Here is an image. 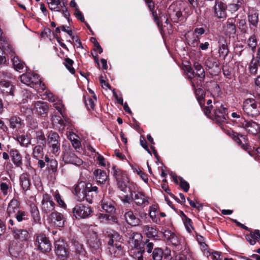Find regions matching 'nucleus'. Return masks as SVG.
Returning <instances> with one entry per match:
<instances>
[{"label": "nucleus", "mask_w": 260, "mask_h": 260, "mask_svg": "<svg viewBox=\"0 0 260 260\" xmlns=\"http://www.w3.org/2000/svg\"><path fill=\"white\" fill-rule=\"evenodd\" d=\"M105 236L109 239L107 249L109 253L114 257H119L123 255L121 237L117 232L113 230L106 232Z\"/></svg>", "instance_id": "nucleus-1"}, {"label": "nucleus", "mask_w": 260, "mask_h": 260, "mask_svg": "<svg viewBox=\"0 0 260 260\" xmlns=\"http://www.w3.org/2000/svg\"><path fill=\"white\" fill-rule=\"evenodd\" d=\"M242 109L249 117H256L260 115V102L254 98H247L243 102Z\"/></svg>", "instance_id": "nucleus-2"}, {"label": "nucleus", "mask_w": 260, "mask_h": 260, "mask_svg": "<svg viewBox=\"0 0 260 260\" xmlns=\"http://www.w3.org/2000/svg\"><path fill=\"white\" fill-rule=\"evenodd\" d=\"M20 78L22 83L37 90H44L46 88L45 84L42 82L38 74L27 73L22 74Z\"/></svg>", "instance_id": "nucleus-3"}, {"label": "nucleus", "mask_w": 260, "mask_h": 260, "mask_svg": "<svg viewBox=\"0 0 260 260\" xmlns=\"http://www.w3.org/2000/svg\"><path fill=\"white\" fill-rule=\"evenodd\" d=\"M224 133L232 139L243 150L248 151L249 146L248 139L246 135L234 132L231 128L222 127Z\"/></svg>", "instance_id": "nucleus-4"}, {"label": "nucleus", "mask_w": 260, "mask_h": 260, "mask_svg": "<svg viewBox=\"0 0 260 260\" xmlns=\"http://www.w3.org/2000/svg\"><path fill=\"white\" fill-rule=\"evenodd\" d=\"M63 161L67 164H72L76 166H80L83 164V160L74 152L73 149L69 146L63 149L62 155Z\"/></svg>", "instance_id": "nucleus-5"}, {"label": "nucleus", "mask_w": 260, "mask_h": 260, "mask_svg": "<svg viewBox=\"0 0 260 260\" xmlns=\"http://www.w3.org/2000/svg\"><path fill=\"white\" fill-rule=\"evenodd\" d=\"M113 175L117 181L118 187L122 191H125L129 182V179L126 173L116 166L112 167Z\"/></svg>", "instance_id": "nucleus-6"}, {"label": "nucleus", "mask_w": 260, "mask_h": 260, "mask_svg": "<svg viewBox=\"0 0 260 260\" xmlns=\"http://www.w3.org/2000/svg\"><path fill=\"white\" fill-rule=\"evenodd\" d=\"M87 244L92 254L99 255L102 251V243L95 232L87 237Z\"/></svg>", "instance_id": "nucleus-7"}, {"label": "nucleus", "mask_w": 260, "mask_h": 260, "mask_svg": "<svg viewBox=\"0 0 260 260\" xmlns=\"http://www.w3.org/2000/svg\"><path fill=\"white\" fill-rule=\"evenodd\" d=\"M59 136L56 133H50L47 137V144L50 151L55 155H58L60 151Z\"/></svg>", "instance_id": "nucleus-8"}, {"label": "nucleus", "mask_w": 260, "mask_h": 260, "mask_svg": "<svg viewBox=\"0 0 260 260\" xmlns=\"http://www.w3.org/2000/svg\"><path fill=\"white\" fill-rule=\"evenodd\" d=\"M35 244L38 249L42 252H49L51 249L50 242L44 234H40L36 236Z\"/></svg>", "instance_id": "nucleus-9"}, {"label": "nucleus", "mask_w": 260, "mask_h": 260, "mask_svg": "<svg viewBox=\"0 0 260 260\" xmlns=\"http://www.w3.org/2000/svg\"><path fill=\"white\" fill-rule=\"evenodd\" d=\"M55 251L58 257L61 260H66L69 255L67 244L63 240L56 241L54 243Z\"/></svg>", "instance_id": "nucleus-10"}, {"label": "nucleus", "mask_w": 260, "mask_h": 260, "mask_svg": "<svg viewBox=\"0 0 260 260\" xmlns=\"http://www.w3.org/2000/svg\"><path fill=\"white\" fill-rule=\"evenodd\" d=\"M92 210L90 207L83 204L76 205L73 210L74 216L76 218H86L91 213Z\"/></svg>", "instance_id": "nucleus-11"}, {"label": "nucleus", "mask_w": 260, "mask_h": 260, "mask_svg": "<svg viewBox=\"0 0 260 260\" xmlns=\"http://www.w3.org/2000/svg\"><path fill=\"white\" fill-rule=\"evenodd\" d=\"M55 208V204L52 201L51 197L45 193L43 195V198L41 202V210L42 213L48 214L53 212Z\"/></svg>", "instance_id": "nucleus-12"}, {"label": "nucleus", "mask_w": 260, "mask_h": 260, "mask_svg": "<svg viewBox=\"0 0 260 260\" xmlns=\"http://www.w3.org/2000/svg\"><path fill=\"white\" fill-rule=\"evenodd\" d=\"M236 23L237 20L236 18H229L228 19L223 27L224 33L226 36L230 38L232 37H234L236 34Z\"/></svg>", "instance_id": "nucleus-13"}, {"label": "nucleus", "mask_w": 260, "mask_h": 260, "mask_svg": "<svg viewBox=\"0 0 260 260\" xmlns=\"http://www.w3.org/2000/svg\"><path fill=\"white\" fill-rule=\"evenodd\" d=\"M87 188V183L83 181H80L75 185L74 194L78 201H83Z\"/></svg>", "instance_id": "nucleus-14"}, {"label": "nucleus", "mask_w": 260, "mask_h": 260, "mask_svg": "<svg viewBox=\"0 0 260 260\" xmlns=\"http://www.w3.org/2000/svg\"><path fill=\"white\" fill-rule=\"evenodd\" d=\"M241 127L243 128L248 134L256 135L260 132V125L252 120H246Z\"/></svg>", "instance_id": "nucleus-15"}, {"label": "nucleus", "mask_w": 260, "mask_h": 260, "mask_svg": "<svg viewBox=\"0 0 260 260\" xmlns=\"http://www.w3.org/2000/svg\"><path fill=\"white\" fill-rule=\"evenodd\" d=\"M133 201L137 206L144 207L149 204L148 197L140 191H133Z\"/></svg>", "instance_id": "nucleus-16"}, {"label": "nucleus", "mask_w": 260, "mask_h": 260, "mask_svg": "<svg viewBox=\"0 0 260 260\" xmlns=\"http://www.w3.org/2000/svg\"><path fill=\"white\" fill-rule=\"evenodd\" d=\"M47 103L43 101H37L33 104L32 110L38 115L44 116L48 111Z\"/></svg>", "instance_id": "nucleus-17"}, {"label": "nucleus", "mask_w": 260, "mask_h": 260, "mask_svg": "<svg viewBox=\"0 0 260 260\" xmlns=\"http://www.w3.org/2000/svg\"><path fill=\"white\" fill-rule=\"evenodd\" d=\"M218 45V53L220 57L224 59L229 53L228 43L225 38L222 36H219L217 39Z\"/></svg>", "instance_id": "nucleus-18"}, {"label": "nucleus", "mask_w": 260, "mask_h": 260, "mask_svg": "<svg viewBox=\"0 0 260 260\" xmlns=\"http://www.w3.org/2000/svg\"><path fill=\"white\" fill-rule=\"evenodd\" d=\"M124 217L126 223L132 226H138L142 224L141 220L136 216L132 210L126 211L124 214Z\"/></svg>", "instance_id": "nucleus-19"}, {"label": "nucleus", "mask_w": 260, "mask_h": 260, "mask_svg": "<svg viewBox=\"0 0 260 260\" xmlns=\"http://www.w3.org/2000/svg\"><path fill=\"white\" fill-rule=\"evenodd\" d=\"M214 13L218 18H224L226 16V5L221 1H216L214 7Z\"/></svg>", "instance_id": "nucleus-20"}, {"label": "nucleus", "mask_w": 260, "mask_h": 260, "mask_svg": "<svg viewBox=\"0 0 260 260\" xmlns=\"http://www.w3.org/2000/svg\"><path fill=\"white\" fill-rule=\"evenodd\" d=\"M93 174L98 184L104 185L107 182L108 183V175L105 171L97 169L93 171Z\"/></svg>", "instance_id": "nucleus-21"}, {"label": "nucleus", "mask_w": 260, "mask_h": 260, "mask_svg": "<svg viewBox=\"0 0 260 260\" xmlns=\"http://www.w3.org/2000/svg\"><path fill=\"white\" fill-rule=\"evenodd\" d=\"M85 199L89 204H92L93 199L99 192L98 187L96 186H92L91 183H87V188L86 191Z\"/></svg>", "instance_id": "nucleus-22"}, {"label": "nucleus", "mask_w": 260, "mask_h": 260, "mask_svg": "<svg viewBox=\"0 0 260 260\" xmlns=\"http://www.w3.org/2000/svg\"><path fill=\"white\" fill-rule=\"evenodd\" d=\"M0 43L3 49L11 54L12 56L14 54V50L12 46L9 42L8 39L3 34L2 30L0 28Z\"/></svg>", "instance_id": "nucleus-23"}, {"label": "nucleus", "mask_w": 260, "mask_h": 260, "mask_svg": "<svg viewBox=\"0 0 260 260\" xmlns=\"http://www.w3.org/2000/svg\"><path fill=\"white\" fill-rule=\"evenodd\" d=\"M22 248L19 243L16 241H12L9 246V252L11 255L14 257H19L22 255Z\"/></svg>", "instance_id": "nucleus-24"}, {"label": "nucleus", "mask_w": 260, "mask_h": 260, "mask_svg": "<svg viewBox=\"0 0 260 260\" xmlns=\"http://www.w3.org/2000/svg\"><path fill=\"white\" fill-rule=\"evenodd\" d=\"M227 109L222 105L216 106L214 110V115L216 120L219 122H224L226 119Z\"/></svg>", "instance_id": "nucleus-25"}, {"label": "nucleus", "mask_w": 260, "mask_h": 260, "mask_svg": "<svg viewBox=\"0 0 260 260\" xmlns=\"http://www.w3.org/2000/svg\"><path fill=\"white\" fill-rule=\"evenodd\" d=\"M50 220L54 225L57 227H63L64 225L65 219L60 213L52 212L50 214Z\"/></svg>", "instance_id": "nucleus-26"}, {"label": "nucleus", "mask_w": 260, "mask_h": 260, "mask_svg": "<svg viewBox=\"0 0 260 260\" xmlns=\"http://www.w3.org/2000/svg\"><path fill=\"white\" fill-rule=\"evenodd\" d=\"M12 232L14 237L21 241H27L29 238V233L26 230L13 228Z\"/></svg>", "instance_id": "nucleus-27"}, {"label": "nucleus", "mask_w": 260, "mask_h": 260, "mask_svg": "<svg viewBox=\"0 0 260 260\" xmlns=\"http://www.w3.org/2000/svg\"><path fill=\"white\" fill-rule=\"evenodd\" d=\"M0 91L3 93L13 95L14 86L9 81L2 80L0 81Z\"/></svg>", "instance_id": "nucleus-28"}, {"label": "nucleus", "mask_w": 260, "mask_h": 260, "mask_svg": "<svg viewBox=\"0 0 260 260\" xmlns=\"http://www.w3.org/2000/svg\"><path fill=\"white\" fill-rule=\"evenodd\" d=\"M19 210V202L15 199L12 200L7 208V213L9 216L14 217Z\"/></svg>", "instance_id": "nucleus-29"}, {"label": "nucleus", "mask_w": 260, "mask_h": 260, "mask_svg": "<svg viewBox=\"0 0 260 260\" xmlns=\"http://www.w3.org/2000/svg\"><path fill=\"white\" fill-rule=\"evenodd\" d=\"M12 161L17 167H21L22 165V156L18 150L14 149L10 151Z\"/></svg>", "instance_id": "nucleus-30"}, {"label": "nucleus", "mask_w": 260, "mask_h": 260, "mask_svg": "<svg viewBox=\"0 0 260 260\" xmlns=\"http://www.w3.org/2000/svg\"><path fill=\"white\" fill-rule=\"evenodd\" d=\"M48 5L49 9L54 12H60L62 8L63 4L60 0H46Z\"/></svg>", "instance_id": "nucleus-31"}, {"label": "nucleus", "mask_w": 260, "mask_h": 260, "mask_svg": "<svg viewBox=\"0 0 260 260\" xmlns=\"http://www.w3.org/2000/svg\"><path fill=\"white\" fill-rule=\"evenodd\" d=\"M115 203L109 200H103L101 202L102 209L106 212L112 213L115 211Z\"/></svg>", "instance_id": "nucleus-32"}, {"label": "nucleus", "mask_w": 260, "mask_h": 260, "mask_svg": "<svg viewBox=\"0 0 260 260\" xmlns=\"http://www.w3.org/2000/svg\"><path fill=\"white\" fill-rule=\"evenodd\" d=\"M9 121L10 127L12 129H20L24 125L23 120L17 116H12Z\"/></svg>", "instance_id": "nucleus-33"}, {"label": "nucleus", "mask_w": 260, "mask_h": 260, "mask_svg": "<svg viewBox=\"0 0 260 260\" xmlns=\"http://www.w3.org/2000/svg\"><path fill=\"white\" fill-rule=\"evenodd\" d=\"M20 185L24 191H27L29 189L30 181L29 176L27 173H22L19 178Z\"/></svg>", "instance_id": "nucleus-34"}, {"label": "nucleus", "mask_w": 260, "mask_h": 260, "mask_svg": "<svg viewBox=\"0 0 260 260\" xmlns=\"http://www.w3.org/2000/svg\"><path fill=\"white\" fill-rule=\"evenodd\" d=\"M142 232L149 238H154L157 236L158 232L157 230L150 225H143L142 227Z\"/></svg>", "instance_id": "nucleus-35"}, {"label": "nucleus", "mask_w": 260, "mask_h": 260, "mask_svg": "<svg viewBox=\"0 0 260 260\" xmlns=\"http://www.w3.org/2000/svg\"><path fill=\"white\" fill-rule=\"evenodd\" d=\"M187 80L189 81L192 89H195L202 86L205 79L199 78L196 76L194 74V75L189 77Z\"/></svg>", "instance_id": "nucleus-36"}, {"label": "nucleus", "mask_w": 260, "mask_h": 260, "mask_svg": "<svg viewBox=\"0 0 260 260\" xmlns=\"http://www.w3.org/2000/svg\"><path fill=\"white\" fill-rule=\"evenodd\" d=\"M129 239L134 248H140L141 242L142 239L141 234L138 233L133 232L131 234Z\"/></svg>", "instance_id": "nucleus-37"}, {"label": "nucleus", "mask_w": 260, "mask_h": 260, "mask_svg": "<svg viewBox=\"0 0 260 260\" xmlns=\"http://www.w3.org/2000/svg\"><path fill=\"white\" fill-rule=\"evenodd\" d=\"M193 89L200 106L202 107L204 105L205 92L200 87H197Z\"/></svg>", "instance_id": "nucleus-38"}, {"label": "nucleus", "mask_w": 260, "mask_h": 260, "mask_svg": "<svg viewBox=\"0 0 260 260\" xmlns=\"http://www.w3.org/2000/svg\"><path fill=\"white\" fill-rule=\"evenodd\" d=\"M205 64L206 68L209 70L219 68L218 60L217 58L213 56L208 57L206 60Z\"/></svg>", "instance_id": "nucleus-39"}, {"label": "nucleus", "mask_w": 260, "mask_h": 260, "mask_svg": "<svg viewBox=\"0 0 260 260\" xmlns=\"http://www.w3.org/2000/svg\"><path fill=\"white\" fill-rule=\"evenodd\" d=\"M34 139H36L37 145L46 146V140L42 131L39 130L36 131Z\"/></svg>", "instance_id": "nucleus-40"}, {"label": "nucleus", "mask_w": 260, "mask_h": 260, "mask_svg": "<svg viewBox=\"0 0 260 260\" xmlns=\"http://www.w3.org/2000/svg\"><path fill=\"white\" fill-rule=\"evenodd\" d=\"M68 138L71 141L73 147L77 149L81 146V143L78 139V137L73 132H70L67 136Z\"/></svg>", "instance_id": "nucleus-41"}, {"label": "nucleus", "mask_w": 260, "mask_h": 260, "mask_svg": "<svg viewBox=\"0 0 260 260\" xmlns=\"http://www.w3.org/2000/svg\"><path fill=\"white\" fill-rule=\"evenodd\" d=\"M258 21V14L254 11H251L248 14V21L250 25H252L254 27H256Z\"/></svg>", "instance_id": "nucleus-42"}, {"label": "nucleus", "mask_w": 260, "mask_h": 260, "mask_svg": "<svg viewBox=\"0 0 260 260\" xmlns=\"http://www.w3.org/2000/svg\"><path fill=\"white\" fill-rule=\"evenodd\" d=\"M73 245L76 254L81 256H85L86 252L82 244L79 243L78 241L75 240L73 242Z\"/></svg>", "instance_id": "nucleus-43"}, {"label": "nucleus", "mask_w": 260, "mask_h": 260, "mask_svg": "<svg viewBox=\"0 0 260 260\" xmlns=\"http://www.w3.org/2000/svg\"><path fill=\"white\" fill-rule=\"evenodd\" d=\"M151 253V258L152 260H161L164 255L163 250L158 247L154 248Z\"/></svg>", "instance_id": "nucleus-44"}, {"label": "nucleus", "mask_w": 260, "mask_h": 260, "mask_svg": "<svg viewBox=\"0 0 260 260\" xmlns=\"http://www.w3.org/2000/svg\"><path fill=\"white\" fill-rule=\"evenodd\" d=\"M144 250L140 248H134L131 250V255L136 260H144L143 254Z\"/></svg>", "instance_id": "nucleus-45"}, {"label": "nucleus", "mask_w": 260, "mask_h": 260, "mask_svg": "<svg viewBox=\"0 0 260 260\" xmlns=\"http://www.w3.org/2000/svg\"><path fill=\"white\" fill-rule=\"evenodd\" d=\"M231 116L234 119L233 121L238 124L239 126L241 127L242 125H243V123L245 122L246 119L245 118L242 116L241 113L233 112L231 114Z\"/></svg>", "instance_id": "nucleus-46"}, {"label": "nucleus", "mask_w": 260, "mask_h": 260, "mask_svg": "<svg viewBox=\"0 0 260 260\" xmlns=\"http://www.w3.org/2000/svg\"><path fill=\"white\" fill-rule=\"evenodd\" d=\"M17 140L21 146L25 147H27L31 143L30 139L27 136L24 135L18 136Z\"/></svg>", "instance_id": "nucleus-47"}, {"label": "nucleus", "mask_w": 260, "mask_h": 260, "mask_svg": "<svg viewBox=\"0 0 260 260\" xmlns=\"http://www.w3.org/2000/svg\"><path fill=\"white\" fill-rule=\"evenodd\" d=\"M257 59L252 58L249 66V71L251 74L255 75L257 72V69L259 64Z\"/></svg>", "instance_id": "nucleus-48"}, {"label": "nucleus", "mask_w": 260, "mask_h": 260, "mask_svg": "<svg viewBox=\"0 0 260 260\" xmlns=\"http://www.w3.org/2000/svg\"><path fill=\"white\" fill-rule=\"evenodd\" d=\"M30 213L35 222H39L40 220L39 211L37 206L34 204L30 205Z\"/></svg>", "instance_id": "nucleus-49"}, {"label": "nucleus", "mask_w": 260, "mask_h": 260, "mask_svg": "<svg viewBox=\"0 0 260 260\" xmlns=\"http://www.w3.org/2000/svg\"><path fill=\"white\" fill-rule=\"evenodd\" d=\"M45 145H37L33 149V156L36 159H39L43 155V147Z\"/></svg>", "instance_id": "nucleus-50"}, {"label": "nucleus", "mask_w": 260, "mask_h": 260, "mask_svg": "<svg viewBox=\"0 0 260 260\" xmlns=\"http://www.w3.org/2000/svg\"><path fill=\"white\" fill-rule=\"evenodd\" d=\"M154 244L153 242L149 239H147L143 244L144 251H146L148 253H151L154 249Z\"/></svg>", "instance_id": "nucleus-51"}, {"label": "nucleus", "mask_w": 260, "mask_h": 260, "mask_svg": "<svg viewBox=\"0 0 260 260\" xmlns=\"http://www.w3.org/2000/svg\"><path fill=\"white\" fill-rule=\"evenodd\" d=\"M12 62L14 69L17 71L21 70L24 67V62L20 60L17 56H14Z\"/></svg>", "instance_id": "nucleus-52"}, {"label": "nucleus", "mask_w": 260, "mask_h": 260, "mask_svg": "<svg viewBox=\"0 0 260 260\" xmlns=\"http://www.w3.org/2000/svg\"><path fill=\"white\" fill-rule=\"evenodd\" d=\"M46 166L49 171L55 173L57 170L58 162L55 159H51V161L46 164Z\"/></svg>", "instance_id": "nucleus-53"}, {"label": "nucleus", "mask_w": 260, "mask_h": 260, "mask_svg": "<svg viewBox=\"0 0 260 260\" xmlns=\"http://www.w3.org/2000/svg\"><path fill=\"white\" fill-rule=\"evenodd\" d=\"M73 63V60L69 58H66L64 59V66L72 74H74L75 73V70L72 67Z\"/></svg>", "instance_id": "nucleus-54"}, {"label": "nucleus", "mask_w": 260, "mask_h": 260, "mask_svg": "<svg viewBox=\"0 0 260 260\" xmlns=\"http://www.w3.org/2000/svg\"><path fill=\"white\" fill-rule=\"evenodd\" d=\"M14 217L16 218L18 222H21L27 219V215L26 212L21 210H19Z\"/></svg>", "instance_id": "nucleus-55"}, {"label": "nucleus", "mask_w": 260, "mask_h": 260, "mask_svg": "<svg viewBox=\"0 0 260 260\" xmlns=\"http://www.w3.org/2000/svg\"><path fill=\"white\" fill-rule=\"evenodd\" d=\"M53 196L55 200L57 202V203L60 206L63 208H65L66 207V205L64 201L61 199L60 195L58 190L55 191L53 193Z\"/></svg>", "instance_id": "nucleus-56"}, {"label": "nucleus", "mask_w": 260, "mask_h": 260, "mask_svg": "<svg viewBox=\"0 0 260 260\" xmlns=\"http://www.w3.org/2000/svg\"><path fill=\"white\" fill-rule=\"evenodd\" d=\"M183 222L187 231L188 233H191L192 230H193V228L191 225V219L188 218L185 215H184V219L183 220Z\"/></svg>", "instance_id": "nucleus-57"}, {"label": "nucleus", "mask_w": 260, "mask_h": 260, "mask_svg": "<svg viewBox=\"0 0 260 260\" xmlns=\"http://www.w3.org/2000/svg\"><path fill=\"white\" fill-rule=\"evenodd\" d=\"M112 218L111 215L107 214L100 213L98 215V218L101 222L110 223V219Z\"/></svg>", "instance_id": "nucleus-58"}, {"label": "nucleus", "mask_w": 260, "mask_h": 260, "mask_svg": "<svg viewBox=\"0 0 260 260\" xmlns=\"http://www.w3.org/2000/svg\"><path fill=\"white\" fill-rule=\"evenodd\" d=\"M248 45L251 48L252 51L254 52L257 46V41L255 36H252L249 38Z\"/></svg>", "instance_id": "nucleus-59"}, {"label": "nucleus", "mask_w": 260, "mask_h": 260, "mask_svg": "<svg viewBox=\"0 0 260 260\" xmlns=\"http://www.w3.org/2000/svg\"><path fill=\"white\" fill-rule=\"evenodd\" d=\"M246 240L251 245H254L256 243V240H257V236H256L254 231L251 232L250 234L246 236Z\"/></svg>", "instance_id": "nucleus-60"}, {"label": "nucleus", "mask_w": 260, "mask_h": 260, "mask_svg": "<svg viewBox=\"0 0 260 260\" xmlns=\"http://www.w3.org/2000/svg\"><path fill=\"white\" fill-rule=\"evenodd\" d=\"M52 103H53L54 107L60 113V114L63 115L62 110L64 106L62 103V101L57 98L56 102H52Z\"/></svg>", "instance_id": "nucleus-61"}, {"label": "nucleus", "mask_w": 260, "mask_h": 260, "mask_svg": "<svg viewBox=\"0 0 260 260\" xmlns=\"http://www.w3.org/2000/svg\"><path fill=\"white\" fill-rule=\"evenodd\" d=\"M179 185L185 192L188 191L189 188V185L188 182L184 180L182 178L179 177Z\"/></svg>", "instance_id": "nucleus-62"}, {"label": "nucleus", "mask_w": 260, "mask_h": 260, "mask_svg": "<svg viewBox=\"0 0 260 260\" xmlns=\"http://www.w3.org/2000/svg\"><path fill=\"white\" fill-rule=\"evenodd\" d=\"M184 70L186 75V78L188 79L195 74V72L190 66H184Z\"/></svg>", "instance_id": "nucleus-63"}, {"label": "nucleus", "mask_w": 260, "mask_h": 260, "mask_svg": "<svg viewBox=\"0 0 260 260\" xmlns=\"http://www.w3.org/2000/svg\"><path fill=\"white\" fill-rule=\"evenodd\" d=\"M44 95L46 96V99L48 100L49 102H55L57 100V97L54 95L50 91H46L45 92Z\"/></svg>", "instance_id": "nucleus-64"}]
</instances>
